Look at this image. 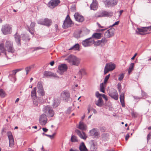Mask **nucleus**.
<instances>
[{"instance_id":"nucleus-1","label":"nucleus","mask_w":151,"mask_h":151,"mask_svg":"<svg viewBox=\"0 0 151 151\" xmlns=\"http://www.w3.org/2000/svg\"><path fill=\"white\" fill-rule=\"evenodd\" d=\"M72 65H74L77 66L80 63L79 59L76 56L70 55L65 59Z\"/></svg>"},{"instance_id":"nucleus-2","label":"nucleus","mask_w":151,"mask_h":151,"mask_svg":"<svg viewBox=\"0 0 151 151\" xmlns=\"http://www.w3.org/2000/svg\"><path fill=\"white\" fill-rule=\"evenodd\" d=\"M74 24L72 20L70 18L69 15L68 14L64 20L62 27L64 29H67L69 27H72Z\"/></svg>"},{"instance_id":"nucleus-3","label":"nucleus","mask_w":151,"mask_h":151,"mask_svg":"<svg viewBox=\"0 0 151 151\" xmlns=\"http://www.w3.org/2000/svg\"><path fill=\"white\" fill-rule=\"evenodd\" d=\"M6 51L12 54L14 53L15 50L14 47L13 43L10 41H6L5 44Z\"/></svg>"},{"instance_id":"nucleus-4","label":"nucleus","mask_w":151,"mask_h":151,"mask_svg":"<svg viewBox=\"0 0 151 151\" xmlns=\"http://www.w3.org/2000/svg\"><path fill=\"white\" fill-rule=\"evenodd\" d=\"M37 23L39 24L49 27L51 26L52 22L50 19L46 18L44 19H42L38 20Z\"/></svg>"},{"instance_id":"nucleus-5","label":"nucleus","mask_w":151,"mask_h":151,"mask_svg":"<svg viewBox=\"0 0 151 151\" xmlns=\"http://www.w3.org/2000/svg\"><path fill=\"white\" fill-rule=\"evenodd\" d=\"M61 96L63 100L66 102H71L72 100L70 97V93L66 91H63L61 93Z\"/></svg>"},{"instance_id":"nucleus-6","label":"nucleus","mask_w":151,"mask_h":151,"mask_svg":"<svg viewBox=\"0 0 151 151\" xmlns=\"http://www.w3.org/2000/svg\"><path fill=\"white\" fill-rule=\"evenodd\" d=\"M44 111L46 114L47 116L49 117H52L54 114V112L50 106H47L45 107Z\"/></svg>"},{"instance_id":"nucleus-7","label":"nucleus","mask_w":151,"mask_h":151,"mask_svg":"<svg viewBox=\"0 0 151 151\" xmlns=\"http://www.w3.org/2000/svg\"><path fill=\"white\" fill-rule=\"evenodd\" d=\"M1 31L4 35L10 34L11 33L12 29L9 24H6L2 26Z\"/></svg>"},{"instance_id":"nucleus-8","label":"nucleus","mask_w":151,"mask_h":151,"mask_svg":"<svg viewBox=\"0 0 151 151\" xmlns=\"http://www.w3.org/2000/svg\"><path fill=\"white\" fill-rule=\"evenodd\" d=\"M118 1L116 0H105L104 1L106 7H113L116 5Z\"/></svg>"},{"instance_id":"nucleus-9","label":"nucleus","mask_w":151,"mask_h":151,"mask_svg":"<svg viewBox=\"0 0 151 151\" xmlns=\"http://www.w3.org/2000/svg\"><path fill=\"white\" fill-rule=\"evenodd\" d=\"M108 94L112 98L115 100H117L118 99V94L117 91L114 88H112L109 91Z\"/></svg>"},{"instance_id":"nucleus-10","label":"nucleus","mask_w":151,"mask_h":151,"mask_svg":"<svg viewBox=\"0 0 151 151\" xmlns=\"http://www.w3.org/2000/svg\"><path fill=\"white\" fill-rule=\"evenodd\" d=\"M113 12H108L105 11H103L100 14L96 15V17H111L113 15Z\"/></svg>"},{"instance_id":"nucleus-11","label":"nucleus","mask_w":151,"mask_h":151,"mask_svg":"<svg viewBox=\"0 0 151 151\" xmlns=\"http://www.w3.org/2000/svg\"><path fill=\"white\" fill-rule=\"evenodd\" d=\"M60 3V0H51L47 4V6L51 8H54Z\"/></svg>"},{"instance_id":"nucleus-12","label":"nucleus","mask_w":151,"mask_h":151,"mask_svg":"<svg viewBox=\"0 0 151 151\" xmlns=\"http://www.w3.org/2000/svg\"><path fill=\"white\" fill-rule=\"evenodd\" d=\"M58 69L60 71L59 72L60 74L62 75L64 72L67 71L68 69V67L66 64H62L58 65Z\"/></svg>"},{"instance_id":"nucleus-13","label":"nucleus","mask_w":151,"mask_h":151,"mask_svg":"<svg viewBox=\"0 0 151 151\" xmlns=\"http://www.w3.org/2000/svg\"><path fill=\"white\" fill-rule=\"evenodd\" d=\"M43 75L44 77L48 78L51 77H53L58 78L59 77L58 76H57V74L55 73H53L51 71H44L43 73Z\"/></svg>"},{"instance_id":"nucleus-14","label":"nucleus","mask_w":151,"mask_h":151,"mask_svg":"<svg viewBox=\"0 0 151 151\" xmlns=\"http://www.w3.org/2000/svg\"><path fill=\"white\" fill-rule=\"evenodd\" d=\"M74 16L76 20L79 22H82L84 20V17L78 12L75 13Z\"/></svg>"},{"instance_id":"nucleus-15","label":"nucleus","mask_w":151,"mask_h":151,"mask_svg":"<svg viewBox=\"0 0 151 151\" xmlns=\"http://www.w3.org/2000/svg\"><path fill=\"white\" fill-rule=\"evenodd\" d=\"M115 29L111 28L107 30L105 33V35L107 38H110L114 36Z\"/></svg>"},{"instance_id":"nucleus-16","label":"nucleus","mask_w":151,"mask_h":151,"mask_svg":"<svg viewBox=\"0 0 151 151\" xmlns=\"http://www.w3.org/2000/svg\"><path fill=\"white\" fill-rule=\"evenodd\" d=\"M75 132L81 138L84 139H86L87 138V137L84 132L82 131V133L80 131L77 129H76Z\"/></svg>"},{"instance_id":"nucleus-17","label":"nucleus","mask_w":151,"mask_h":151,"mask_svg":"<svg viewBox=\"0 0 151 151\" xmlns=\"http://www.w3.org/2000/svg\"><path fill=\"white\" fill-rule=\"evenodd\" d=\"M137 29L138 30H136L135 31V34L137 35H144L146 34H149L150 33L149 32L146 34L141 33V32L144 33L146 32V30H145V29L144 27H142L140 28L137 27Z\"/></svg>"},{"instance_id":"nucleus-18","label":"nucleus","mask_w":151,"mask_h":151,"mask_svg":"<svg viewBox=\"0 0 151 151\" xmlns=\"http://www.w3.org/2000/svg\"><path fill=\"white\" fill-rule=\"evenodd\" d=\"M17 32L14 35V37L15 41L17 43V45L19 46H21V36L18 35Z\"/></svg>"},{"instance_id":"nucleus-19","label":"nucleus","mask_w":151,"mask_h":151,"mask_svg":"<svg viewBox=\"0 0 151 151\" xmlns=\"http://www.w3.org/2000/svg\"><path fill=\"white\" fill-rule=\"evenodd\" d=\"M92 42L91 37L87 39L82 42V44L84 47H87L89 46V44Z\"/></svg>"},{"instance_id":"nucleus-20","label":"nucleus","mask_w":151,"mask_h":151,"mask_svg":"<svg viewBox=\"0 0 151 151\" xmlns=\"http://www.w3.org/2000/svg\"><path fill=\"white\" fill-rule=\"evenodd\" d=\"M47 115L44 114H42L40 116L39 121L42 122V124L45 125L46 124L47 121Z\"/></svg>"},{"instance_id":"nucleus-21","label":"nucleus","mask_w":151,"mask_h":151,"mask_svg":"<svg viewBox=\"0 0 151 151\" xmlns=\"http://www.w3.org/2000/svg\"><path fill=\"white\" fill-rule=\"evenodd\" d=\"M7 134L9 140V145L11 144H13L14 143V139L12 132L10 131H9L7 133Z\"/></svg>"},{"instance_id":"nucleus-22","label":"nucleus","mask_w":151,"mask_h":151,"mask_svg":"<svg viewBox=\"0 0 151 151\" xmlns=\"http://www.w3.org/2000/svg\"><path fill=\"white\" fill-rule=\"evenodd\" d=\"M99 96V99L97 101L95 102V104L98 106L101 107L104 105V101L101 96Z\"/></svg>"},{"instance_id":"nucleus-23","label":"nucleus","mask_w":151,"mask_h":151,"mask_svg":"<svg viewBox=\"0 0 151 151\" xmlns=\"http://www.w3.org/2000/svg\"><path fill=\"white\" fill-rule=\"evenodd\" d=\"M86 125L84 124L83 122L80 121L79 122V124L77 128L83 131L86 130Z\"/></svg>"},{"instance_id":"nucleus-24","label":"nucleus","mask_w":151,"mask_h":151,"mask_svg":"<svg viewBox=\"0 0 151 151\" xmlns=\"http://www.w3.org/2000/svg\"><path fill=\"white\" fill-rule=\"evenodd\" d=\"M90 135L91 136H94L96 138H98V136L99 134L98 132L96 131L95 128H93L89 131Z\"/></svg>"},{"instance_id":"nucleus-25","label":"nucleus","mask_w":151,"mask_h":151,"mask_svg":"<svg viewBox=\"0 0 151 151\" xmlns=\"http://www.w3.org/2000/svg\"><path fill=\"white\" fill-rule=\"evenodd\" d=\"M119 98L120 102L122 106L123 107H124L125 105L124 103V93H121L120 95Z\"/></svg>"},{"instance_id":"nucleus-26","label":"nucleus","mask_w":151,"mask_h":151,"mask_svg":"<svg viewBox=\"0 0 151 151\" xmlns=\"http://www.w3.org/2000/svg\"><path fill=\"white\" fill-rule=\"evenodd\" d=\"M79 149L80 151H88L85 143L83 142H82L80 145Z\"/></svg>"},{"instance_id":"nucleus-27","label":"nucleus","mask_w":151,"mask_h":151,"mask_svg":"<svg viewBox=\"0 0 151 151\" xmlns=\"http://www.w3.org/2000/svg\"><path fill=\"white\" fill-rule=\"evenodd\" d=\"M102 96V97L106 101H107L108 100L107 96L103 94L100 93L99 91H97L96 92V97H99V96Z\"/></svg>"},{"instance_id":"nucleus-28","label":"nucleus","mask_w":151,"mask_h":151,"mask_svg":"<svg viewBox=\"0 0 151 151\" xmlns=\"http://www.w3.org/2000/svg\"><path fill=\"white\" fill-rule=\"evenodd\" d=\"M102 34L100 33L95 32L92 35V38H94L97 39H99L101 38V37Z\"/></svg>"},{"instance_id":"nucleus-29","label":"nucleus","mask_w":151,"mask_h":151,"mask_svg":"<svg viewBox=\"0 0 151 151\" xmlns=\"http://www.w3.org/2000/svg\"><path fill=\"white\" fill-rule=\"evenodd\" d=\"M106 66H107L108 68L111 71L114 70L115 68L116 65L114 63H110L106 64Z\"/></svg>"},{"instance_id":"nucleus-30","label":"nucleus","mask_w":151,"mask_h":151,"mask_svg":"<svg viewBox=\"0 0 151 151\" xmlns=\"http://www.w3.org/2000/svg\"><path fill=\"white\" fill-rule=\"evenodd\" d=\"M21 38L23 40L29 41L30 40L29 36L27 34H22L21 35Z\"/></svg>"},{"instance_id":"nucleus-31","label":"nucleus","mask_w":151,"mask_h":151,"mask_svg":"<svg viewBox=\"0 0 151 151\" xmlns=\"http://www.w3.org/2000/svg\"><path fill=\"white\" fill-rule=\"evenodd\" d=\"M1 52L4 53L6 55L5 47H4V44L3 43L0 44V53Z\"/></svg>"},{"instance_id":"nucleus-32","label":"nucleus","mask_w":151,"mask_h":151,"mask_svg":"<svg viewBox=\"0 0 151 151\" xmlns=\"http://www.w3.org/2000/svg\"><path fill=\"white\" fill-rule=\"evenodd\" d=\"M91 144L90 148L91 151H94L96 149V144L93 140H91Z\"/></svg>"},{"instance_id":"nucleus-33","label":"nucleus","mask_w":151,"mask_h":151,"mask_svg":"<svg viewBox=\"0 0 151 151\" xmlns=\"http://www.w3.org/2000/svg\"><path fill=\"white\" fill-rule=\"evenodd\" d=\"M82 32L81 30L75 32L73 34L74 37L77 39L79 38L80 37V35L81 34Z\"/></svg>"},{"instance_id":"nucleus-34","label":"nucleus","mask_w":151,"mask_h":151,"mask_svg":"<svg viewBox=\"0 0 151 151\" xmlns=\"http://www.w3.org/2000/svg\"><path fill=\"white\" fill-rule=\"evenodd\" d=\"M79 45L78 43L76 44L69 49V50H79Z\"/></svg>"},{"instance_id":"nucleus-35","label":"nucleus","mask_w":151,"mask_h":151,"mask_svg":"<svg viewBox=\"0 0 151 151\" xmlns=\"http://www.w3.org/2000/svg\"><path fill=\"white\" fill-rule=\"evenodd\" d=\"M105 84L103 82L101 83L100 85V91L104 93H105V86L104 85Z\"/></svg>"},{"instance_id":"nucleus-36","label":"nucleus","mask_w":151,"mask_h":151,"mask_svg":"<svg viewBox=\"0 0 151 151\" xmlns=\"http://www.w3.org/2000/svg\"><path fill=\"white\" fill-rule=\"evenodd\" d=\"M86 74L85 70L83 69H81L78 72V74L79 75V78L81 79L82 78V75Z\"/></svg>"},{"instance_id":"nucleus-37","label":"nucleus","mask_w":151,"mask_h":151,"mask_svg":"<svg viewBox=\"0 0 151 151\" xmlns=\"http://www.w3.org/2000/svg\"><path fill=\"white\" fill-rule=\"evenodd\" d=\"M70 141L72 142H78V140L77 137L74 135H72L70 138Z\"/></svg>"},{"instance_id":"nucleus-38","label":"nucleus","mask_w":151,"mask_h":151,"mask_svg":"<svg viewBox=\"0 0 151 151\" xmlns=\"http://www.w3.org/2000/svg\"><path fill=\"white\" fill-rule=\"evenodd\" d=\"M93 1L92 3L90 5V8L91 9H93L94 10L96 9L97 6V4L96 2H93Z\"/></svg>"},{"instance_id":"nucleus-39","label":"nucleus","mask_w":151,"mask_h":151,"mask_svg":"<svg viewBox=\"0 0 151 151\" xmlns=\"http://www.w3.org/2000/svg\"><path fill=\"white\" fill-rule=\"evenodd\" d=\"M134 65V63H132L130 64L128 71V73L129 74H130L132 71L133 70Z\"/></svg>"},{"instance_id":"nucleus-40","label":"nucleus","mask_w":151,"mask_h":151,"mask_svg":"<svg viewBox=\"0 0 151 151\" xmlns=\"http://www.w3.org/2000/svg\"><path fill=\"white\" fill-rule=\"evenodd\" d=\"M36 92H31V96L33 99H36L37 97L36 95Z\"/></svg>"},{"instance_id":"nucleus-41","label":"nucleus","mask_w":151,"mask_h":151,"mask_svg":"<svg viewBox=\"0 0 151 151\" xmlns=\"http://www.w3.org/2000/svg\"><path fill=\"white\" fill-rule=\"evenodd\" d=\"M37 92L41 96H42L45 95V92L44 91V89L38 90Z\"/></svg>"},{"instance_id":"nucleus-42","label":"nucleus","mask_w":151,"mask_h":151,"mask_svg":"<svg viewBox=\"0 0 151 151\" xmlns=\"http://www.w3.org/2000/svg\"><path fill=\"white\" fill-rule=\"evenodd\" d=\"M37 87L38 90L43 89L41 82L39 81L38 82Z\"/></svg>"},{"instance_id":"nucleus-43","label":"nucleus","mask_w":151,"mask_h":151,"mask_svg":"<svg viewBox=\"0 0 151 151\" xmlns=\"http://www.w3.org/2000/svg\"><path fill=\"white\" fill-rule=\"evenodd\" d=\"M108 136V134L106 133H104L101 135V137L102 139L105 141L107 139Z\"/></svg>"},{"instance_id":"nucleus-44","label":"nucleus","mask_w":151,"mask_h":151,"mask_svg":"<svg viewBox=\"0 0 151 151\" xmlns=\"http://www.w3.org/2000/svg\"><path fill=\"white\" fill-rule=\"evenodd\" d=\"M93 42V44L96 46H98L101 45V43L100 40H98L96 42H95L94 40H92V42Z\"/></svg>"},{"instance_id":"nucleus-45","label":"nucleus","mask_w":151,"mask_h":151,"mask_svg":"<svg viewBox=\"0 0 151 151\" xmlns=\"http://www.w3.org/2000/svg\"><path fill=\"white\" fill-rule=\"evenodd\" d=\"M36 23L35 22H32L31 23L29 28L31 29L32 30H35V25Z\"/></svg>"},{"instance_id":"nucleus-46","label":"nucleus","mask_w":151,"mask_h":151,"mask_svg":"<svg viewBox=\"0 0 151 151\" xmlns=\"http://www.w3.org/2000/svg\"><path fill=\"white\" fill-rule=\"evenodd\" d=\"M6 95L5 91L2 89H0V96L2 97H4Z\"/></svg>"},{"instance_id":"nucleus-47","label":"nucleus","mask_w":151,"mask_h":151,"mask_svg":"<svg viewBox=\"0 0 151 151\" xmlns=\"http://www.w3.org/2000/svg\"><path fill=\"white\" fill-rule=\"evenodd\" d=\"M110 74H109L105 77L104 79V82H103L104 83L106 84L107 83L110 77Z\"/></svg>"},{"instance_id":"nucleus-48","label":"nucleus","mask_w":151,"mask_h":151,"mask_svg":"<svg viewBox=\"0 0 151 151\" xmlns=\"http://www.w3.org/2000/svg\"><path fill=\"white\" fill-rule=\"evenodd\" d=\"M109 71H111L108 68L107 66H106L104 69V74L105 75L109 72Z\"/></svg>"},{"instance_id":"nucleus-49","label":"nucleus","mask_w":151,"mask_h":151,"mask_svg":"<svg viewBox=\"0 0 151 151\" xmlns=\"http://www.w3.org/2000/svg\"><path fill=\"white\" fill-rule=\"evenodd\" d=\"M33 104L35 105L36 106H37L38 105V102H40V101H39V99H37V100L36 99H33Z\"/></svg>"},{"instance_id":"nucleus-50","label":"nucleus","mask_w":151,"mask_h":151,"mask_svg":"<svg viewBox=\"0 0 151 151\" xmlns=\"http://www.w3.org/2000/svg\"><path fill=\"white\" fill-rule=\"evenodd\" d=\"M100 42L101 43H103V46H104V45L105 43H106L107 42V40H106V39L105 37H104L102 38L101 40H100Z\"/></svg>"},{"instance_id":"nucleus-51","label":"nucleus","mask_w":151,"mask_h":151,"mask_svg":"<svg viewBox=\"0 0 151 151\" xmlns=\"http://www.w3.org/2000/svg\"><path fill=\"white\" fill-rule=\"evenodd\" d=\"M124 77V73H122L119 75V77L118 78V80L119 81H121L122 80Z\"/></svg>"},{"instance_id":"nucleus-52","label":"nucleus","mask_w":151,"mask_h":151,"mask_svg":"<svg viewBox=\"0 0 151 151\" xmlns=\"http://www.w3.org/2000/svg\"><path fill=\"white\" fill-rule=\"evenodd\" d=\"M117 89L119 93L121 92L122 86L120 84L118 83L117 84Z\"/></svg>"},{"instance_id":"nucleus-53","label":"nucleus","mask_w":151,"mask_h":151,"mask_svg":"<svg viewBox=\"0 0 151 151\" xmlns=\"http://www.w3.org/2000/svg\"><path fill=\"white\" fill-rule=\"evenodd\" d=\"M27 30H28L30 33L33 35V36L35 34L34 33V30H31V29L29 28V26H28Z\"/></svg>"},{"instance_id":"nucleus-54","label":"nucleus","mask_w":151,"mask_h":151,"mask_svg":"<svg viewBox=\"0 0 151 151\" xmlns=\"http://www.w3.org/2000/svg\"><path fill=\"white\" fill-rule=\"evenodd\" d=\"M58 101V100L57 99L54 100V102L53 104V105L54 106H55L56 107V106H57L59 104H58V103H57L55 102V101Z\"/></svg>"},{"instance_id":"nucleus-55","label":"nucleus","mask_w":151,"mask_h":151,"mask_svg":"<svg viewBox=\"0 0 151 151\" xmlns=\"http://www.w3.org/2000/svg\"><path fill=\"white\" fill-rule=\"evenodd\" d=\"M100 130L102 132H104L106 131L105 127H102L100 128Z\"/></svg>"},{"instance_id":"nucleus-56","label":"nucleus","mask_w":151,"mask_h":151,"mask_svg":"<svg viewBox=\"0 0 151 151\" xmlns=\"http://www.w3.org/2000/svg\"><path fill=\"white\" fill-rule=\"evenodd\" d=\"M119 21L116 22L112 25H111V26H110V27H112L113 26H114L115 25H118L119 24Z\"/></svg>"},{"instance_id":"nucleus-57","label":"nucleus","mask_w":151,"mask_h":151,"mask_svg":"<svg viewBox=\"0 0 151 151\" xmlns=\"http://www.w3.org/2000/svg\"><path fill=\"white\" fill-rule=\"evenodd\" d=\"M25 70L26 71V75H27L30 69L28 67H27L25 68Z\"/></svg>"},{"instance_id":"nucleus-58","label":"nucleus","mask_w":151,"mask_h":151,"mask_svg":"<svg viewBox=\"0 0 151 151\" xmlns=\"http://www.w3.org/2000/svg\"><path fill=\"white\" fill-rule=\"evenodd\" d=\"M71 10L72 11L75 12L76 10V6H73L71 8Z\"/></svg>"},{"instance_id":"nucleus-59","label":"nucleus","mask_w":151,"mask_h":151,"mask_svg":"<svg viewBox=\"0 0 151 151\" xmlns=\"http://www.w3.org/2000/svg\"><path fill=\"white\" fill-rule=\"evenodd\" d=\"M42 134L43 135H45V136H47L48 137H50L51 139V137H52V136H51V135L45 134L44 133V132L42 133Z\"/></svg>"},{"instance_id":"nucleus-60","label":"nucleus","mask_w":151,"mask_h":151,"mask_svg":"<svg viewBox=\"0 0 151 151\" xmlns=\"http://www.w3.org/2000/svg\"><path fill=\"white\" fill-rule=\"evenodd\" d=\"M72 108L71 107H69L67 110V112L68 113H70L71 111Z\"/></svg>"},{"instance_id":"nucleus-61","label":"nucleus","mask_w":151,"mask_h":151,"mask_svg":"<svg viewBox=\"0 0 151 151\" xmlns=\"http://www.w3.org/2000/svg\"><path fill=\"white\" fill-rule=\"evenodd\" d=\"M42 129L43 131L45 132H46L48 130V129H47L46 128L43 127L42 128Z\"/></svg>"},{"instance_id":"nucleus-62","label":"nucleus","mask_w":151,"mask_h":151,"mask_svg":"<svg viewBox=\"0 0 151 151\" xmlns=\"http://www.w3.org/2000/svg\"><path fill=\"white\" fill-rule=\"evenodd\" d=\"M106 29H97V31L98 32H103L104 31L106 30Z\"/></svg>"},{"instance_id":"nucleus-63","label":"nucleus","mask_w":151,"mask_h":151,"mask_svg":"<svg viewBox=\"0 0 151 151\" xmlns=\"http://www.w3.org/2000/svg\"><path fill=\"white\" fill-rule=\"evenodd\" d=\"M44 49V48H42V47H35V50H39V49Z\"/></svg>"},{"instance_id":"nucleus-64","label":"nucleus","mask_w":151,"mask_h":151,"mask_svg":"<svg viewBox=\"0 0 151 151\" xmlns=\"http://www.w3.org/2000/svg\"><path fill=\"white\" fill-rule=\"evenodd\" d=\"M151 136V133H150L149 134H148L147 135V142H148V141L150 139V136Z\"/></svg>"}]
</instances>
